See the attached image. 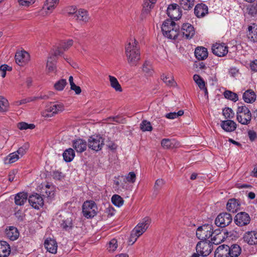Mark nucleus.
<instances>
[{
	"instance_id": "f257e3e1",
	"label": "nucleus",
	"mask_w": 257,
	"mask_h": 257,
	"mask_svg": "<svg viewBox=\"0 0 257 257\" xmlns=\"http://www.w3.org/2000/svg\"><path fill=\"white\" fill-rule=\"evenodd\" d=\"M124 50L127 63L131 66H136L141 59L140 49L137 41L131 38L126 43Z\"/></svg>"
},
{
	"instance_id": "f03ea898",
	"label": "nucleus",
	"mask_w": 257,
	"mask_h": 257,
	"mask_svg": "<svg viewBox=\"0 0 257 257\" xmlns=\"http://www.w3.org/2000/svg\"><path fill=\"white\" fill-rule=\"evenodd\" d=\"M161 29L163 35L168 39L175 40L180 36L179 25L171 20L165 21Z\"/></svg>"
},
{
	"instance_id": "7ed1b4c3",
	"label": "nucleus",
	"mask_w": 257,
	"mask_h": 257,
	"mask_svg": "<svg viewBox=\"0 0 257 257\" xmlns=\"http://www.w3.org/2000/svg\"><path fill=\"white\" fill-rule=\"evenodd\" d=\"M71 9H73V12H69L68 16L72 17L77 23L84 25L90 20V17L86 10L83 9L77 10L75 7Z\"/></svg>"
},
{
	"instance_id": "20e7f679",
	"label": "nucleus",
	"mask_w": 257,
	"mask_h": 257,
	"mask_svg": "<svg viewBox=\"0 0 257 257\" xmlns=\"http://www.w3.org/2000/svg\"><path fill=\"white\" fill-rule=\"evenodd\" d=\"M236 119L242 124H248L251 119V114L245 105L238 106L236 110Z\"/></svg>"
},
{
	"instance_id": "39448f33",
	"label": "nucleus",
	"mask_w": 257,
	"mask_h": 257,
	"mask_svg": "<svg viewBox=\"0 0 257 257\" xmlns=\"http://www.w3.org/2000/svg\"><path fill=\"white\" fill-rule=\"evenodd\" d=\"M212 233L213 225L210 224H205L198 227L196 232L197 237L201 241L206 240L212 237Z\"/></svg>"
},
{
	"instance_id": "423d86ee",
	"label": "nucleus",
	"mask_w": 257,
	"mask_h": 257,
	"mask_svg": "<svg viewBox=\"0 0 257 257\" xmlns=\"http://www.w3.org/2000/svg\"><path fill=\"white\" fill-rule=\"evenodd\" d=\"M97 207L93 201H86L82 206V213L83 216L87 218L95 216L97 213Z\"/></svg>"
},
{
	"instance_id": "0eeeda50",
	"label": "nucleus",
	"mask_w": 257,
	"mask_h": 257,
	"mask_svg": "<svg viewBox=\"0 0 257 257\" xmlns=\"http://www.w3.org/2000/svg\"><path fill=\"white\" fill-rule=\"evenodd\" d=\"M213 244L214 243L212 241H200L196 245V250L202 256H207L212 250Z\"/></svg>"
},
{
	"instance_id": "6e6552de",
	"label": "nucleus",
	"mask_w": 257,
	"mask_h": 257,
	"mask_svg": "<svg viewBox=\"0 0 257 257\" xmlns=\"http://www.w3.org/2000/svg\"><path fill=\"white\" fill-rule=\"evenodd\" d=\"M64 110V105L61 102H51L47 106L46 112L43 113L45 117H51L54 114L61 112Z\"/></svg>"
},
{
	"instance_id": "1a4fd4ad",
	"label": "nucleus",
	"mask_w": 257,
	"mask_h": 257,
	"mask_svg": "<svg viewBox=\"0 0 257 257\" xmlns=\"http://www.w3.org/2000/svg\"><path fill=\"white\" fill-rule=\"evenodd\" d=\"M232 220L231 215L227 212L220 213L215 220V224L220 227H224L228 225Z\"/></svg>"
},
{
	"instance_id": "9d476101",
	"label": "nucleus",
	"mask_w": 257,
	"mask_h": 257,
	"mask_svg": "<svg viewBox=\"0 0 257 257\" xmlns=\"http://www.w3.org/2000/svg\"><path fill=\"white\" fill-rule=\"evenodd\" d=\"M151 222V219L148 217H145L138 225L134 228V233L137 236H140L149 228Z\"/></svg>"
},
{
	"instance_id": "9b49d317",
	"label": "nucleus",
	"mask_w": 257,
	"mask_h": 257,
	"mask_svg": "<svg viewBox=\"0 0 257 257\" xmlns=\"http://www.w3.org/2000/svg\"><path fill=\"white\" fill-rule=\"evenodd\" d=\"M104 145V139L100 136H92L88 140V147L95 151H99Z\"/></svg>"
},
{
	"instance_id": "f8f14e48",
	"label": "nucleus",
	"mask_w": 257,
	"mask_h": 257,
	"mask_svg": "<svg viewBox=\"0 0 257 257\" xmlns=\"http://www.w3.org/2000/svg\"><path fill=\"white\" fill-rule=\"evenodd\" d=\"M234 223L239 227L247 225L250 222V217L248 213L245 212L238 213L234 218Z\"/></svg>"
},
{
	"instance_id": "ddd939ff",
	"label": "nucleus",
	"mask_w": 257,
	"mask_h": 257,
	"mask_svg": "<svg viewBox=\"0 0 257 257\" xmlns=\"http://www.w3.org/2000/svg\"><path fill=\"white\" fill-rule=\"evenodd\" d=\"M212 51L214 55L218 57H223L225 56L228 52V47L225 43H216L212 46Z\"/></svg>"
},
{
	"instance_id": "4468645a",
	"label": "nucleus",
	"mask_w": 257,
	"mask_h": 257,
	"mask_svg": "<svg viewBox=\"0 0 257 257\" xmlns=\"http://www.w3.org/2000/svg\"><path fill=\"white\" fill-rule=\"evenodd\" d=\"M167 14L171 20L173 19H179L182 15L179 6L176 4H171L168 6Z\"/></svg>"
},
{
	"instance_id": "2eb2a0df",
	"label": "nucleus",
	"mask_w": 257,
	"mask_h": 257,
	"mask_svg": "<svg viewBox=\"0 0 257 257\" xmlns=\"http://www.w3.org/2000/svg\"><path fill=\"white\" fill-rule=\"evenodd\" d=\"M28 201L30 205L35 209H39L44 205V199L39 194L36 193L29 196Z\"/></svg>"
},
{
	"instance_id": "dca6fc26",
	"label": "nucleus",
	"mask_w": 257,
	"mask_h": 257,
	"mask_svg": "<svg viewBox=\"0 0 257 257\" xmlns=\"http://www.w3.org/2000/svg\"><path fill=\"white\" fill-rule=\"evenodd\" d=\"M30 60V57L29 54L24 50L18 51L16 53V62L19 66H24Z\"/></svg>"
},
{
	"instance_id": "f3484780",
	"label": "nucleus",
	"mask_w": 257,
	"mask_h": 257,
	"mask_svg": "<svg viewBox=\"0 0 257 257\" xmlns=\"http://www.w3.org/2000/svg\"><path fill=\"white\" fill-rule=\"evenodd\" d=\"M195 34V30L194 27L190 24H184L181 29V35L183 38L186 39H190Z\"/></svg>"
},
{
	"instance_id": "a211bd4d",
	"label": "nucleus",
	"mask_w": 257,
	"mask_h": 257,
	"mask_svg": "<svg viewBox=\"0 0 257 257\" xmlns=\"http://www.w3.org/2000/svg\"><path fill=\"white\" fill-rule=\"evenodd\" d=\"M243 239L245 242L249 245L256 244L257 231L251 230L246 232L243 236Z\"/></svg>"
},
{
	"instance_id": "6ab92c4d",
	"label": "nucleus",
	"mask_w": 257,
	"mask_h": 257,
	"mask_svg": "<svg viewBox=\"0 0 257 257\" xmlns=\"http://www.w3.org/2000/svg\"><path fill=\"white\" fill-rule=\"evenodd\" d=\"M72 146L77 152L82 153L86 150L87 144L85 140L78 139L73 141Z\"/></svg>"
},
{
	"instance_id": "aec40b11",
	"label": "nucleus",
	"mask_w": 257,
	"mask_h": 257,
	"mask_svg": "<svg viewBox=\"0 0 257 257\" xmlns=\"http://www.w3.org/2000/svg\"><path fill=\"white\" fill-rule=\"evenodd\" d=\"M208 13V7L205 4H198L194 8V14L197 18L204 17Z\"/></svg>"
},
{
	"instance_id": "412c9836",
	"label": "nucleus",
	"mask_w": 257,
	"mask_h": 257,
	"mask_svg": "<svg viewBox=\"0 0 257 257\" xmlns=\"http://www.w3.org/2000/svg\"><path fill=\"white\" fill-rule=\"evenodd\" d=\"M240 204L239 201L236 199H230L228 200L226 204L227 210L232 213L236 212L239 210Z\"/></svg>"
},
{
	"instance_id": "4be33fe9",
	"label": "nucleus",
	"mask_w": 257,
	"mask_h": 257,
	"mask_svg": "<svg viewBox=\"0 0 257 257\" xmlns=\"http://www.w3.org/2000/svg\"><path fill=\"white\" fill-rule=\"evenodd\" d=\"M229 246L226 244L219 245L214 253L215 257H229Z\"/></svg>"
},
{
	"instance_id": "5701e85b",
	"label": "nucleus",
	"mask_w": 257,
	"mask_h": 257,
	"mask_svg": "<svg viewBox=\"0 0 257 257\" xmlns=\"http://www.w3.org/2000/svg\"><path fill=\"white\" fill-rule=\"evenodd\" d=\"M247 37L248 39L253 43L257 42V25L253 24L247 28Z\"/></svg>"
},
{
	"instance_id": "b1692460",
	"label": "nucleus",
	"mask_w": 257,
	"mask_h": 257,
	"mask_svg": "<svg viewBox=\"0 0 257 257\" xmlns=\"http://www.w3.org/2000/svg\"><path fill=\"white\" fill-rule=\"evenodd\" d=\"M44 246L47 251L52 253H55L57 252V244L54 239H46L44 242Z\"/></svg>"
},
{
	"instance_id": "393cba45",
	"label": "nucleus",
	"mask_w": 257,
	"mask_h": 257,
	"mask_svg": "<svg viewBox=\"0 0 257 257\" xmlns=\"http://www.w3.org/2000/svg\"><path fill=\"white\" fill-rule=\"evenodd\" d=\"M221 126L225 132H231L236 128V124L234 121L228 119L222 121Z\"/></svg>"
},
{
	"instance_id": "a878e982",
	"label": "nucleus",
	"mask_w": 257,
	"mask_h": 257,
	"mask_svg": "<svg viewBox=\"0 0 257 257\" xmlns=\"http://www.w3.org/2000/svg\"><path fill=\"white\" fill-rule=\"evenodd\" d=\"M157 0H144L142 11V14L147 15L149 14L154 8Z\"/></svg>"
},
{
	"instance_id": "bb28decb",
	"label": "nucleus",
	"mask_w": 257,
	"mask_h": 257,
	"mask_svg": "<svg viewBox=\"0 0 257 257\" xmlns=\"http://www.w3.org/2000/svg\"><path fill=\"white\" fill-rule=\"evenodd\" d=\"M28 199L27 193L19 192L15 195V203L17 205L22 206L24 205Z\"/></svg>"
},
{
	"instance_id": "cd10ccee",
	"label": "nucleus",
	"mask_w": 257,
	"mask_h": 257,
	"mask_svg": "<svg viewBox=\"0 0 257 257\" xmlns=\"http://www.w3.org/2000/svg\"><path fill=\"white\" fill-rule=\"evenodd\" d=\"M11 250L10 245L5 241H0V257H7Z\"/></svg>"
},
{
	"instance_id": "c85d7f7f",
	"label": "nucleus",
	"mask_w": 257,
	"mask_h": 257,
	"mask_svg": "<svg viewBox=\"0 0 257 257\" xmlns=\"http://www.w3.org/2000/svg\"><path fill=\"white\" fill-rule=\"evenodd\" d=\"M242 98L246 103H252L256 99V94L252 90L248 89L243 93Z\"/></svg>"
},
{
	"instance_id": "c756f323",
	"label": "nucleus",
	"mask_w": 257,
	"mask_h": 257,
	"mask_svg": "<svg viewBox=\"0 0 257 257\" xmlns=\"http://www.w3.org/2000/svg\"><path fill=\"white\" fill-rule=\"evenodd\" d=\"M161 145L166 149L176 148L179 146V143L174 139H164L161 141Z\"/></svg>"
},
{
	"instance_id": "7c9ffc66",
	"label": "nucleus",
	"mask_w": 257,
	"mask_h": 257,
	"mask_svg": "<svg viewBox=\"0 0 257 257\" xmlns=\"http://www.w3.org/2000/svg\"><path fill=\"white\" fill-rule=\"evenodd\" d=\"M195 56L198 60H204L208 56V52L205 47H197L195 50Z\"/></svg>"
},
{
	"instance_id": "2f4dec72",
	"label": "nucleus",
	"mask_w": 257,
	"mask_h": 257,
	"mask_svg": "<svg viewBox=\"0 0 257 257\" xmlns=\"http://www.w3.org/2000/svg\"><path fill=\"white\" fill-rule=\"evenodd\" d=\"M6 235L10 240L14 241L18 238L19 232L17 228L10 226L9 229L6 230Z\"/></svg>"
},
{
	"instance_id": "473e14b6",
	"label": "nucleus",
	"mask_w": 257,
	"mask_h": 257,
	"mask_svg": "<svg viewBox=\"0 0 257 257\" xmlns=\"http://www.w3.org/2000/svg\"><path fill=\"white\" fill-rule=\"evenodd\" d=\"M229 257H238L241 252V247L237 244H233L229 246Z\"/></svg>"
},
{
	"instance_id": "72a5a7b5",
	"label": "nucleus",
	"mask_w": 257,
	"mask_h": 257,
	"mask_svg": "<svg viewBox=\"0 0 257 257\" xmlns=\"http://www.w3.org/2000/svg\"><path fill=\"white\" fill-rule=\"evenodd\" d=\"M59 0H46L43 7V10L48 11V13H51L58 4Z\"/></svg>"
},
{
	"instance_id": "f704fd0d",
	"label": "nucleus",
	"mask_w": 257,
	"mask_h": 257,
	"mask_svg": "<svg viewBox=\"0 0 257 257\" xmlns=\"http://www.w3.org/2000/svg\"><path fill=\"white\" fill-rule=\"evenodd\" d=\"M75 153L73 149L68 148L63 153V159L66 162H71L75 157Z\"/></svg>"
},
{
	"instance_id": "c9c22d12",
	"label": "nucleus",
	"mask_w": 257,
	"mask_h": 257,
	"mask_svg": "<svg viewBox=\"0 0 257 257\" xmlns=\"http://www.w3.org/2000/svg\"><path fill=\"white\" fill-rule=\"evenodd\" d=\"M195 0H179L180 7L184 10H189L193 8Z\"/></svg>"
},
{
	"instance_id": "e433bc0d",
	"label": "nucleus",
	"mask_w": 257,
	"mask_h": 257,
	"mask_svg": "<svg viewBox=\"0 0 257 257\" xmlns=\"http://www.w3.org/2000/svg\"><path fill=\"white\" fill-rule=\"evenodd\" d=\"M222 235L219 229H213L212 237L211 241L214 244H217L222 241Z\"/></svg>"
},
{
	"instance_id": "4c0bfd02",
	"label": "nucleus",
	"mask_w": 257,
	"mask_h": 257,
	"mask_svg": "<svg viewBox=\"0 0 257 257\" xmlns=\"http://www.w3.org/2000/svg\"><path fill=\"white\" fill-rule=\"evenodd\" d=\"M109 79L110 83V86L116 91L121 92L122 88L117 79L112 76L109 75Z\"/></svg>"
},
{
	"instance_id": "58836bf2",
	"label": "nucleus",
	"mask_w": 257,
	"mask_h": 257,
	"mask_svg": "<svg viewBox=\"0 0 257 257\" xmlns=\"http://www.w3.org/2000/svg\"><path fill=\"white\" fill-rule=\"evenodd\" d=\"M143 71L148 76H151L153 73L151 63L148 61L145 62L142 67Z\"/></svg>"
},
{
	"instance_id": "ea45409f",
	"label": "nucleus",
	"mask_w": 257,
	"mask_h": 257,
	"mask_svg": "<svg viewBox=\"0 0 257 257\" xmlns=\"http://www.w3.org/2000/svg\"><path fill=\"white\" fill-rule=\"evenodd\" d=\"M47 68L49 72H53L56 69V62L54 57H49L47 62Z\"/></svg>"
},
{
	"instance_id": "a19ab883",
	"label": "nucleus",
	"mask_w": 257,
	"mask_h": 257,
	"mask_svg": "<svg viewBox=\"0 0 257 257\" xmlns=\"http://www.w3.org/2000/svg\"><path fill=\"white\" fill-rule=\"evenodd\" d=\"M224 96L225 98L236 102L238 100V95L236 93L229 90H226L223 93Z\"/></svg>"
},
{
	"instance_id": "79ce46f5",
	"label": "nucleus",
	"mask_w": 257,
	"mask_h": 257,
	"mask_svg": "<svg viewBox=\"0 0 257 257\" xmlns=\"http://www.w3.org/2000/svg\"><path fill=\"white\" fill-rule=\"evenodd\" d=\"M112 203L116 206L120 207L123 204V199L118 195H113L111 198Z\"/></svg>"
},
{
	"instance_id": "37998d69",
	"label": "nucleus",
	"mask_w": 257,
	"mask_h": 257,
	"mask_svg": "<svg viewBox=\"0 0 257 257\" xmlns=\"http://www.w3.org/2000/svg\"><path fill=\"white\" fill-rule=\"evenodd\" d=\"M9 102L7 99L0 96V111L5 112L8 110Z\"/></svg>"
},
{
	"instance_id": "c03bdc74",
	"label": "nucleus",
	"mask_w": 257,
	"mask_h": 257,
	"mask_svg": "<svg viewBox=\"0 0 257 257\" xmlns=\"http://www.w3.org/2000/svg\"><path fill=\"white\" fill-rule=\"evenodd\" d=\"M140 128L143 132L151 131L153 127L151 122L147 120H144L140 124Z\"/></svg>"
},
{
	"instance_id": "a18cd8bd",
	"label": "nucleus",
	"mask_w": 257,
	"mask_h": 257,
	"mask_svg": "<svg viewBox=\"0 0 257 257\" xmlns=\"http://www.w3.org/2000/svg\"><path fill=\"white\" fill-rule=\"evenodd\" d=\"M183 114L184 111L183 110H180L177 112H173L166 113L165 116L168 119H173L183 115Z\"/></svg>"
},
{
	"instance_id": "49530a36",
	"label": "nucleus",
	"mask_w": 257,
	"mask_h": 257,
	"mask_svg": "<svg viewBox=\"0 0 257 257\" xmlns=\"http://www.w3.org/2000/svg\"><path fill=\"white\" fill-rule=\"evenodd\" d=\"M53 189V187L51 188L50 185L48 184L46 185L45 188L43 189L44 190H45V195H44L50 199H53L54 196V192Z\"/></svg>"
},
{
	"instance_id": "de8ad7c7",
	"label": "nucleus",
	"mask_w": 257,
	"mask_h": 257,
	"mask_svg": "<svg viewBox=\"0 0 257 257\" xmlns=\"http://www.w3.org/2000/svg\"><path fill=\"white\" fill-rule=\"evenodd\" d=\"M66 84V80L65 79H62L55 83L54 84V87L57 90L61 91L63 90Z\"/></svg>"
},
{
	"instance_id": "09e8293b",
	"label": "nucleus",
	"mask_w": 257,
	"mask_h": 257,
	"mask_svg": "<svg viewBox=\"0 0 257 257\" xmlns=\"http://www.w3.org/2000/svg\"><path fill=\"white\" fill-rule=\"evenodd\" d=\"M193 79L200 89H202L204 87L205 85V82L199 75L195 74L193 76Z\"/></svg>"
},
{
	"instance_id": "8fccbe9b",
	"label": "nucleus",
	"mask_w": 257,
	"mask_h": 257,
	"mask_svg": "<svg viewBox=\"0 0 257 257\" xmlns=\"http://www.w3.org/2000/svg\"><path fill=\"white\" fill-rule=\"evenodd\" d=\"M222 113L226 119L232 118L234 115V113L233 110L229 107L223 109L222 110Z\"/></svg>"
},
{
	"instance_id": "3c124183",
	"label": "nucleus",
	"mask_w": 257,
	"mask_h": 257,
	"mask_svg": "<svg viewBox=\"0 0 257 257\" xmlns=\"http://www.w3.org/2000/svg\"><path fill=\"white\" fill-rule=\"evenodd\" d=\"M165 181L162 179H157L155 183L154 186V191L157 193L163 187V185L165 184Z\"/></svg>"
},
{
	"instance_id": "603ef678",
	"label": "nucleus",
	"mask_w": 257,
	"mask_h": 257,
	"mask_svg": "<svg viewBox=\"0 0 257 257\" xmlns=\"http://www.w3.org/2000/svg\"><path fill=\"white\" fill-rule=\"evenodd\" d=\"M35 127L34 124H28L25 122H21L18 124V127L21 130L33 129Z\"/></svg>"
},
{
	"instance_id": "864d4df0",
	"label": "nucleus",
	"mask_w": 257,
	"mask_h": 257,
	"mask_svg": "<svg viewBox=\"0 0 257 257\" xmlns=\"http://www.w3.org/2000/svg\"><path fill=\"white\" fill-rule=\"evenodd\" d=\"M73 41L72 40H68L67 41H62L60 46L61 48L63 49L64 51H66L69 49V48L72 46Z\"/></svg>"
},
{
	"instance_id": "5fc2aeb1",
	"label": "nucleus",
	"mask_w": 257,
	"mask_h": 257,
	"mask_svg": "<svg viewBox=\"0 0 257 257\" xmlns=\"http://www.w3.org/2000/svg\"><path fill=\"white\" fill-rule=\"evenodd\" d=\"M247 13L251 17H255L257 15V7L250 5L247 7Z\"/></svg>"
},
{
	"instance_id": "6e6d98bb",
	"label": "nucleus",
	"mask_w": 257,
	"mask_h": 257,
	"mask_svg": "<svg viewBox=\"0 0 257 257\" xmlns=\"http://www.w3.org/2000/svg\"><path fill=\"white\" fill-rule=\"evenodd\" d=\"M29 148V145L28 143L25 144L20 147L16 152L20 157H22L27 151Z\"/></svg>"
},
{
	"instance_id": "4d7b16f0",
	"label": "nucleus",
	"mask_w": 257,
	"mask_h": 257,
	"mask_svg": "<svg viewBox=\"0 0 257 257\" xmlns=\"http://www.w3.org/2000/svg\"><path fill=\"white\" fill-rule=\"evenodd\" d=\"M162 79L167 85L173 86L174 85V81L172 76L163 75Z\"/></svg>"
},
{
	"instance_id": "13d9d810",
	"label": "nucleus",
	"mask_w": 257,
	"mask_h": 257,
	"mask_svg": "<svg viewBox=\"0 0 257 257\" xmlns=\"http://www.w3.org/2000/svg\"><path fill=\"white\" fill-rule=\"evenodd\" d=\"M125 179L126 181L134 183L136 180V175L134 172H131L125 176Z\"/></svg>"
},
{
	"instance_id": "bf43d9fd",
	"label": "nucleus",
	"mask_w": 257,
	"mask_h": 257,
	"mask_svg": "<svg viewBox=\"0 0 257 257\" xmlns=\"http://www.w3.org/2000/svg\"><path fill=\"white\" fill-rule=\"evenodd\" d=\"M117 247V240L115 239H111L109 243L108 249L110 251H114Z\"/></svg>"
},
{
	"instance_id": "052dcab7",
	"label": "nucleus",
	"mask_w": 257,
	"mask_h": 257,
	"mask_svg": "<svg viewBox=\"0 0 257 257\" xmlns=\"http://www.w3.org/2000/svg\"><path fill=\"white\" fill-rule=\"evenodd\" d=\"M20 158V157L18 154L17 152L11 153L9 156V162L11 163H14L17 161Z\"/></svg>"
},
{
	"instance_id": "680f3d73",
	"label": "nucleus",
	"mask_w": 257,
	"mask_h": 257,
	"mask_svg": "<svg viewBox=\"0 0 257 257\" xmlns=\"http://www.w3.org/2000/svg\"><path fill=\"white\" fill-rule=\"evenodd\" d=\"M35 98L29 97L27 98L23 99L21 100L16 101L15 104L16 105L19 106L34 101L35 100Z\"/></svg>"
},
{
	"instance_id": "e2e57ef3",
	"label": "nucleus",
	"mask_w": 257,
	"mask_h": 257,
	"mask_svg": "<svg viewBox=\"0 0 257 257\" xmlns=\"http://www.w3.org/2000/svg\"><path fill=\"white\" fill-rule=\"evenodd\" d=\"M18 2L21 5L28 6L30 5L34 4L35 0H18Z\"/></svg>"
},
{
	"instance_id": "0e129e2a",
	"label": "nucleus",
	"mask_w": 257,
	"mask_h": 257,
	"mask_svg": "<svg viewBox=\"0 0 257 257\" xmlns=\"http://www.w3.org/2000/svg\"><path fill=\"white\" fill-rule=\"evenodd\" d=\"M248 136L251 141H254L257 137L256 133L252 130H249L247 132Z\"/></svg>"
},
{
	"instance_id": "69168bd1",
	"label": "nucleus",
	"mask_w": 257,
	"mask_h": 257,
	"mask_svg": "<svg viewBox=\"0 0 257 257\" xmlns=\"http://www.w3.org/2000/svg\"><path fill=\"white\" fill-rule=\"evenodd\" d=\"M61 226L66 230L69 229L72 227V223L69 220L64 221L61 223Z\"/></svg>"
},
{
	"instance_id": "338daca9",
	"label": "nucleus",
	"mask_w": 257,
	"mask_h": 257,
	"mask_svg": "<svg viewBox=\"0 0 257 257\" xmlns=\"http://www.w3.org/2000/svg\"><path fill=\"white\" fill-rule=\"evenodd\" d=\"M107 121L108 122H116L117 123H121L122 121V119L118 116H116L114 117H109L107 118Z\"/></svg>"
},
{
	"instance_id": "774afa93",
	"label": "nucleus",
	"mask_w": 257,
	"mask_h": 257,
	"mask_svg": "<svg viewBox=\"0 0 257 257\" xmlns=\"http://www.w3.org/2000/svg\"><path fill=\"white\" fill-rule=\"evenodd\" d=\"M250 68L252 71L257 72V60L250 62Z\"/></svg>"
}]
</instances>
